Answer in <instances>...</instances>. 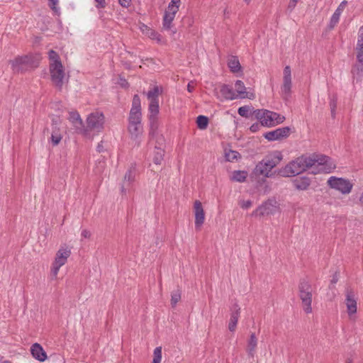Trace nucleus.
<instances>
[{"mask_svg": "<svg viewBox=\"0 0 363 363\" xmlns=\"http://www.w3.org/2000/svg\"><path fill=\"white\" fill-rule=\"evenodd\" d=\"M193 89H194V87H193V86H191L190 85V84H188V86H187V90H188L189 92H191V91H193Z\"/></svg>", "mask_w": 363, "mask_h": 363, "instance_id": "obj_56", "label": "nucleus"}, {"mask_svg": "<svg viewBox=\"0 0 363 363\" xmlns=\"http://www.w3.org/2000/svg\"><path fill=\"white\" fill-rule=\"evenodd\" d=\"M30 352L33 357L40 362H44L47 358L45 352L42 346L38 343H34L31 346Z\"/></svg>", "mask_w": 363, "mask_h": 363, "instance_id": "obj_21", "label": "nucleus"}, {"mask_svg": "<svg viewBox=\"0 0 363 363\" xmlns=\"http://www.w3.org/2000/svg\"><path fill=\"white\" fill-rule=\"evenodd\" d=\"M164 155V150L156 146L154 152L153 162L156 164H160L163 160Z\"/></svg>", "mask_w": 363, "mask_h": 363, "instance_id": "obj_31", "label": "nucleus"}, {"mask_svg": "<svg viewBox=\"0 0 363 363\" xmlns=\"http://www.w3.org/2000/svg\"><path fill=\"white\" fill-rule=\"evenodd\" d=\"M81 235L83 238H89L91 237V233L88 230L84 229L82 231Z\"/></svg>", "mask_w": 363, "mask_h": 363, "instance_id": "obj_46", "label": "nucleus"}, {"mask_svg": "<svg viewBox=\"0 0 363 363\" xmlns=\"http://www.w3.org/2000/svg\"><path fill=\"white\" fill-rule=\"evenodd\" d=\"M228 65L230 71L234 73L238 72L241 69L240 62L235 56H232L229 58Z\"/></svg>", "mask_w": 363, "mask_h": 363, "instance_id": "obj_28", "label": "nucleus"}, {"mask_svg": "<svg viewBox=\"0 0 363 363\" xmlns=\"http://www.w3.org/2000/svg\"><path fill=\"white\" fill-rule=\"evenodd\" d=\"M247 177V172L245 171H235L233 173L232 179L236 182H242Z\"/></svg>", "mask_w": 363, "mask_h": 363, "instance_id": "obj_33", "label": "nucleus"}, {"mask_svg": "<svg viewBox=\"0 0 363 363\" xmlns=\"http://www.w3.org/2000/svg\"><path fill=\"white\" fill-rule=\"evenodd\" d=\"M258 126L259 125L257 123L252 125L250 127V130L252 132L257 131Z\"/></svg>", "mask_w": 363, "mask_h": 363, "instance_id": "obj_52", "label": "nucleus"}, {"mask_svg": "<svg viewBox=\"0 0 363 363\" xmlns=\"http://www.w3.org/2000/svg\"><path fill=\"white\" fill-rule=\"evenodd\" d=\"M337 96L336 94L333 95L330 99V107L331 111V116L335 118V109L337 108Z\"/></svg>", "mask_w": 363, "mask_h": 363, "instance_id": "obj_35", "label": "nucleus"}, {"mask_svg": "<svg viewBox=\"0 0 363 363\" xmlns=\"http://www.w3.org/2000/svg\"><path fill=\"white\" fill-rule=\"evenodd\" d=\"M194 212L195 216V227L199 230L205 220V213L200 201H195L194 203Z\"/></svg>", "mask_w": 363, "mask_h": 363, "instance_id": "obj_16", "label": "nucleus"}, {"mask_svg": "<svg viewBox=\"0 0 363 363\" xmlns=\"http://www.w3.org/2000/svg\"><path fill=\"white\" fill-rule=\"evenodd\" d=\"M240 308L239 306L237 303L234 304L228 324V329L230 332H234L236 329L237 323L240 316Z\"/></svg>", "mask_w": 363, "mask_h": 363, "instance_id": "obj_20", "label": "nucleus"}, {"mask_svg": "<svg viewBox=\"0 0 363 363\" xmlns=\"http://www.w3.org/2000/svg\"><path fill=\"white\" fill-rule=\"evenodd\" d=\"M298 296L301 300L303 311L306 313L312 312V286L306 279H301L298 284Z\"/></svg>", "mask_w": 363, "mask_h": 363, "instance_id": "obj_6", "label": "nucleus"}, {"mask_svg": "<svg viewBox=\"0 0 363 363\" xmlns=\"http://www.w3.org/2000/svg\"><path fill=\"white\" fill-rule=\"evenodd\" d=\"M250 110V108L249 106H241L238 108V113L240 116H241L242 117L248 118Z\"/></svg>", "mask_w": 363, "mask_h": 363, "instance_id": "obj_39", "label": "nucleus"}, {"mask_svg": "<svg viewBox=\"0 0 363 363\" xmlns=\"http://www.w3.org/2000/svg\"><path fill=\"white\" fill-rule=\"evenodd\" d=\"M291 70L290 66L287 65L283 71V83L281 86V93L284 99L287 100L291 91Z\"/></svg>", "mask_w": 363, "mask_h": 363, "instance_id": "obj_13", "label": "nucleus"}, {"mask_svg": "<svg viewBox=\"0 0 363 363\" xmlns=\"http://www.w3.org/2000/svg\"><path fill=\"white\" fill-rule=\"evenodd\" d=\"M148 118H157L159 113V101H150Z\"/></svg>", "mask_w": 363, "mask_h": 363, "instance_id": "obj_30", "label": "nucleus"}, {"mask_svg": "<svg viewBox=\"0 0 363 363\" xmlns=\"http://www.w3.org/2000/svg\"><path fill=\"white\" fill-rule=\"evenodd\" d=\"M70 250L65 247H61L57 252L56 257L51 269V273L55 278L57 277L60 268L66 263L67 258L70 256Z\"/></svg>", "mask_w": 363, "mask_h": 363, "instance_id": "obj_11", "label": "nucleus"}, {"mask_svg": "<svg viewBox=\"0 0 363 363\" xmlns=\"http://www.w3.org/2000/svg\"><path fill=\"white\" fill-rule=\"evenodd\" d=\"M142 113L140 106V99L138 94L133 96L132 107L128 117V123H141Z\"/></svg>", "mask_w": 363, "mask_h": 363, "instance_id": "obj_12", "label": "nucleus"}, {"mask_svg": "<svg viewBox=\"0 0 363 363\" xmlns=\"http://www.w3.org/2000/svg\"><path fill=\"white\" fill-rule=\"evenodd\" d=\"M357 63L363 64V53H357Z\"/></svg>", "mask_w": 363, "mask_h": 363, "instance_id": "obj_49", "label": "nucleus"}, {"mask_svg": "<svg viewBox=\"0 0 363 363\" xmlns=\"http://www.w3.org/2000/svg\"><path fill=\"white\" fill-rule=\"evenodd\" d=\"M235 90L240 98H254L252 93L246 92L244 83L241 80H237L235 84Z\"/></svg>", "mask_w": 363, "mask_h": 363, "instance_id": "obj_25", "label": "nucleus"}, {"mask_svg": "<svg viewBox=\"0 0 363 363\" xmlns=\"http://www.w3.org/2000/svg\"><path fill=\"white\" fill-rule=\"evenodd\" d=\"M135 177V164H132L129 169L127 171L124 176L123 184L121 186V192L125 193L127 189L130 186V184L134 181Z\"/></svg>", "mask_w": 363, "mask_h": 363, "instance_id": "obj_18", "label": "nucleus"}, {"mask_svg": "<svg viewBox=\"0 0 363 363\" xmlns=\"http://www.w3.org/2000/svg\"><path fill=\"white\" fill-rule=\"evenodd\" d=\"M131 0H119L120 4L123 7H128Z\"/></svg>", "mask_w": 363, "mask_h": 363, "instance_id": "obj_48", "label": "nucleus"}, {"mask_svg": "<svg viewBox=\"0 0 363 363\" xmlns=\"http://www.w3.org/2000/svg\"><path fill=\"white\" fill-rule=\"evenodd\" d=\"M283 155L279 151H272L266 155L255 166L253 173L256 176L271 177V171L282 160Z\"/></svg>", "mask_w": 363, "mask_h": 363, "instance_id": "obj_2", "label": "nucleus"}, {"mask_svg": "<svg viewBox=\"0 0 363 363\" xmlns=\"http://www.w3.org/2000/svg\"><path fill=\"white\" fill-rule=\"evenodd\" d=\"M246 3L249 4L251 0H244Z\"/></svg>", "mask_w": 363, "mask_h": 363, "instance_id": "obj_59", "label": "nucleus"}, {"mask_svg": "<svg viewBox=\"0 0 363 363\" xmlns=\"http://www.w3.org/2000/svg\"><path fill=\"white\" fill-rule=\"evenodd\" d=\"M161 92L162 89L158 86H155L153 89L148 91L147 97L150 101H159L158 96Z\"/></svg>", "mask_w": 363, "mask_h": 363, "instance_id": "obj_29", "label": "nucleus"}, {"mask_svg": "<svg viewBox=\"0 0 363 363\" xmlns=\"http://www.w3.org/2000/svg\"><path fill=\"white\" fill-rule=\"evenodd\" d=\"M346 363H352V361H351V360H350V359H349V360H347V361L346 362Z\"/></svg>", "mask_w": 363, "mask_h": 363, "instance_id": "obj_61", "label": "nucleus"}, {"mask_svg": "<svg viewBox=\"0 0 363 363\" xmlns=\"http://www.w3.org/2000/svg\"><path fill=\"white\" fill-rule=\"evenodd\" d=\"M10 64L14 72H24L37 67L39 58L33 55L18 56L13 60H11Z\"/></svg>", "mask_w": 363, "mask_h": 363, "instance_id": "obj_3", "label": "nucleus"}, {"mask_svg": "<svg viewBox=\"0 0 363 363\" xmlns=\"http://www.w3.org/2000/svg\"><path fill=\"white\" fill-rule=\"evenodd\" d=\"M180 299H181V291L179 289L174 291L171 295L172 306L175 307V306L180 301Z\"/></svg>", "mask_w": 363, "mask_h": 363, "instance_id": "obj_36", "label": "nucleus"}, {"mask_svg": "<svg viewBox=\"0 0 363 363\" xmlns=\"http://www.w3.org/2000/svg\"><path fill=\"white\" fill-rule=\"evenodd\" d=\"M96 2V7L97 8H104L106 6L105 0H95Z\"/></svg>", "mask_w": 363, "mask_h": 363, "instance_id": "obj_47", "label": "nucleus"}, {"mask_svg": "<svg viewBox=\"0 0 363 363\" xmlns=\"http://www.w3.org/2000/svg\"><path fill=\"white\" fill-rule=\"evenodd\" d=\"M253 115L259 120L262 125L268 127L281 123L284 121L285 117L280 114L264 109L254 111Z\"/></svg>", "mask_w": 363, "mask_h": 363, "instance_id": "obj_4", "label": "nucleus"}, {"mask_svg": "<svg viewBox=\"0 0 363 363\" xmlns=\"http://www.w3.org/2000/svg\"><path fill=\"white\" fill-rule=\"evenodd\" d=\"M345 304L348 315L352 319V316L357 313V299L352 289H347L346 291Z\"/></svg>", "mask_w": 363, "mask_h": 363, "instance_id": "obj_15", "label": "nucleus"}, {"mask_svg": "<svg viewBox=\"0 0 363 363\" xmlns=\"http://www.w3.org/2000/svg\"><path fill=\"white\" fill-rule=\"evenodd\" d=\"M215 92H216L217 97L219 98V95H218V93L216 92V89H215Z\"/></svg>", "mask_w": 363, "mask_h": 363, "instance_id": "obj_60", "label": "nucleus"}, {"mask_svg": "<svg viewBox=\"0 0 363 363\" xmlns=\"http://www.w3.org/2000/svg\"><path fill=\"white\" fill-rule=\"evenodd\" d=\"M128 82L125 80H123V82L121 84L122 86H125Z\"/></svg>", "mask_w": 363, "mask_h": 363, "instance_id": "obj_58", "label": "nucleus"}, {"mask_svg": "<svg viewBox=\"0 0 363 363\" xmlns=\"http://www.w3.org/2000/svg\"><path fill=\"white\" fill-rule=\"evenodd\" d=\"M328 184L330 188L337 190L343 194L350 193L352 189V184L349 180L335 177H330L328 180Z\"/></svg>", "mask_w": 363, "mask_h": 363, "instance_id": "obj_10", "label": "nucleus"}, {"mask_svg": "<svg viewBox=\"0 0 363 363\" xmlns=\"http://www.w3.org/2000/svg\"><path fill=\"white\" fill-rule=\"evenodd\" d=\"M329 161L330 158L325 155L315 154L312 156L302 155L279 169V174L282 177H294L315 165L323 166V170H330L335 166L331 163L329 164Z\"/></svg>", "mask_w": 363, "mask_h": 363, "instance_id": "obj_1", "label": "nucleus"}, {"mask_svg": "<svg viewBox=\"0 0 363 363\" xmlns=\"http://www.w3.org/2000/svg\"><path fill=\"white\" fill-rule=\"evenodd\" d=\"M293 185L298 190H306L311 185V180L306 177H296L293 180Z\"/></svg>", "mask_w": 363, "mask_h": 363, "instance_id": "obj_23", "label": "nucleus"}, {"mask_svg": "<svg viewBox=\"0 0 363 363\" xmlns=\"http://www.w3.org/2000/svg\"><path fill=\"white\" fill-rule=\"evenodd\" d=\"M356 48H358L359 49L363 48V26H362L358 30Z\"/></svg>", "mask_w": 363, "mask_h": 363, "instance_id": "obj_38", "label": "nucleus"}, {"mask_svg": "<svg viewBox=\"0 0 363 363\" xmlns=\"http://www.w3.org/2000/svg\"><path fill=\"white\" fill-rule=\"evenodd\" d=\"M220 93L223 99L233 100L236 98L233 88L227 84H222L220 89Z\"/></svg>", "mask_w": 363, "mask_h": 363, "instance_id": "obj_24", "label": "nucleus"}, {"mask_svg": "<svg viewBox=\"0 0 363 363\" xmlns=\"http://www.w3.org/2000/svg\"><path fill=\"white\" fill-rule=\"evenodd\" d=\"M180 0H172L169 4L167 10L165 11L163 16L162 28L168 31L170 35H174L177 33L176 28H173L172 21L180 6Z\"/></svg>", "mask_w": 363, "mask_h": 363, "instance_id": "obj_5", "label": "nucleus"}, {"mask_svg": "<svg viewBox=\"0 0 363 363\" xmlns=\"http://www.w3.org/2000/svg\"><path fill=\"white\" fill-rule=\"evenodd\" d=\"M197 126L199 129L204 130L208 124V118L205 116H199L196 119Z\"/></svg>", "mask_w": 363, "mask_h": 363, "instance_id": "obj_34", "label": "nucleus"}, {"mask_svg": "<svg viewBox=\"0 0 363 363\" xmlns=\"http://www.w3.org/2000/svg\"><path fill=\"white\" fill-rule=\"evenodd\" d=\"M162 360V347H157L154 350L153 359L152 363H160Z\"/></svg>", "mask_w": 363, "mask_h": 363, "instance_id": "obj_37", "label": "nucleus"}, {"mask_svg": "<svg viewBox=\"0 0 363 363\" xmlns=\"http://www.w3.org/2000/svg\"><path fill=\"white\" fill-rule=\"evenodd\" d=\"M352 74L353 78V82L356 81V82H359L362 79V77L363 74V64L362 63H356L352 69Z\"/></svg>", "mask_w": 363, "mask_h": 363, "instance_id": "obj_27", "label": "nucleus"}, {"mask_svg": "<svg viewBox=\"0 0 363 363\" xmlns=\"http://www.w3.org/2000/svg\"><path fill=\"white\" fill-rule=\"evenodd\" d=\"M355 50L357 51V53H363V48H355Z\"/></svg>", "mask_w": 363, "mask_h": 363, "instance_id": "obj_57", "label": "nucleus"}, {"mask_svg": "<svg viewBox=\"0 0 363 363\" xmlns=\"http://www.w3.org/2000/svg\"><path fill=\"white\" fill-rule=\"evenodd\" d=\"M150 132L149 135L153 137L157 130V118H149Z\"/></svg>", "mask_w": 363, "mask_h": 363, "instance_id": "obj_32", "label": "nucleus"}, {"mask_svg": "<svg viewBox=\"0 0 363 363\" xmlns=\"http://www.w3.org/2000/svg\"><path fill=\"white\" fill-rule=\"evenodd\" d=\"M104 116L102 113H91L86 118V130L83 131L82 133L86 134L89 131L100 132L104 128Z\"/></svg>", "mask_w": 363, "mask_h": 363, "instance_id": "obj_7", "label": "nucleus"}, {"mask_svg": "<svg viewBox=\"0 0 363 363\" xmlns=\"http://www.w3.org/2000/svg\"><path fill=\"white\" fill-rule=\"evenodd\" d=\"M51 79L54 85L60 90H62L65 71L60 61L53 62L50 65Z\"/></svg>", "mask_w": 363, "mask_h": 363, "instance_id": "obj_8", "label": "nucleus"}, {"mask_svg": "<svg viewBox=\"0 0 363 363\" xmlns=\"http://www.w3.org/2000/svg\"><path fill=\"white\" fill-rule=\"evenodd\" d=\"M60 123V118H53L52 121V128L54 127V126H58L59 124Z\"/></svg>", "mask_w": 363, "mask_h": 363, "instance_id": "obj_50", "label": "nucleus"}, {"mask_svg": "<svg viewBox=\"0 0 363 363\" xmlns=\"http://www.w3.org/2000/svg\"><path fill=\"white\" fill-rule=\"evenodd\" d=\"M257 338L255 335V333H251L249 340L247 343L246 351L250 357L254 358L255 354L256 353V348L257 346Z\"/></svg>", "mask_w": 363, "mask_h": 363, "instance_id": "obj_22", "label": "nucleus"}, {"mask_svg": "<svg viewBox=\"0 0 363 363\" xmlns=\"http://www.w3.org/2000/svg\"><path fill=\"white\" fill-rule=\"evenodd\" d=\"M156 35H157V33H155V32L154 30H150L149 36H150L151 38H152V39L155 38Z\"/></svg>", "mask_w": 363, "mask_h": 363, "instance_id": "obj_53", "label": "nucleus"}, {"mask_svg": "<svg viewBox=\"0 0 363 363\" xmlns=\"http://www.w3.org/2000/svg\"><path fill=\"white\" fill-rule=\"evenodd\" d=\"M49 57L53 62L60 61L58 54L52 50L49 51Z\"/></svg>", "mask_w": 363, "mask_h": 363, "instance_id": "obj_43", "label": "nucleus"}, {"mask_svg": "<svg viewBox=\"0 0 363 363\" xmlns=\"http://www.w3.org/2000/svg\"><path fill=\"white\" fill-rule=\"evenodd\" d=\"M342 11L340 8H337V9L335 11L334 13L337 14L339 16H340Z\"/></svg>", "mask_w": 363, "mask_h": 363, "instance_id": "obj_55", "label": "nucleus"}, {"mask_svg": "<svg viewBox=\"0 0 363 363\" xmlns=\"http://www.w3.org/2000/svg\"><path fill=\"white\" fill-rule=\"evenodd\" d=\"M62 139V133L59 126H54L52 128V133L50 136V142L52 146H57L60 144Z\"/></svg>", "mask_w": 363, "mask_h": 363, "instance_id": "obj_26", "label": "nucleus"}, {"mask_svg": "<svg viewBox=\"0 0 363 363\" xmlns=\"http://www.w3.org/2000/svg\"><path fill=\"white\" fill-rule=\"evenodd\" d=\"M240 156V154L237 151H230L228 153H225V158L227 161L233 162L234 160H236L238 157Z\"/></svg>", "mask_w": 363, "mask_h": 363, "instance_id": "obj_40", "label": "nucleus"}, {"mask_svg": "<svg viewBox=\"0 0 363 363\" xmlns=\"http://www.w3.org/2000/svg\"><path fill=\"white\" fill-rule=\"evenodd\" d=\"M50 8L56 13H59V8L57 6L58 0H48Z\"/></svg>", "mask_w": 363, "mask_h": 363, "instance_id": "obj_41", "label": "nucleus"}, {"mask_svg": "<svg viewBox=\"0 0 363 363\" xmlns=\"http://www.w3.org/2000/svg\"><path fill=\"white\" fill-rule=\"evenodd\" d=\"M128 130L131 135V138L136 140L137 145L140 146V141L138 139L143 132L141 123H128Z\"/></svg>", "mask_w": 363, "mask_h": 363, "instance_id": "obj_17", "label": "nucleus"}, {"mask_svg": "<svg viewBox=\"0 0 363 363\" xmlns=\"http://www.w3.org/2000/svg\"><path fill=\"white\" fill-rule=\"evenodd\" d=\"M340 16L337 14L333 13L330 21L329 26L330 28H333L335 25L338 23Z\"/></svg>", "mask_w": 363, "mask_h": 363, "instance_id": "obj_42", "label": "nucleus"}, {"mask_svg": "<svg viewBox=\"0 0 363 363\" xmlns=\"http://www.w3.org/2000/svg\"><path fill=\"white\" fill-rule=\"evenodd\" d=\"M277 202L274 199H269L259 206L252 213V216L262 217L274 214L278 210Z\"/></svg>", "mask_w": 363, "mask_h": 363, "instance_id": "obj_9", "label": "nucleus"}, {"mask_svg": "<svg viewBox=\"0 0 363 363\" xmlns=\"http://www.w3.org/2000/svg\"><path fill=\"white\" fill-rule=\"evenodd\" d=\"M347 4V1H342L340 4L338 6L337 8H340L341 9V10L343 11L344 9L345 8L346 5Z\"/></svg>", "mask_w": 363, "mask_h": 363, "instance_id": "obj_51", "label": "nucleus"}, {"mask_svg": "<svg viewBox=\"0 0 363 363\" xmlns=\"http://www.w3.org/2000/svg\"><path fill=\"white\" fill-rule=\"evenodd\" d=\"M69 120L74 126L76 130L79 133H82L83 131L86 130L85 126L83 123V121L82 120L79 114L77 111H72L69 113Z\"/></svg>", "mask_w": 363, "mask_h": 363, "instance_id": "obj_19", "label": "nucleus"}, {"mask_svg": "<svg viewBox=\"0 0 363 363\" xmlns=\"http://www.w3.org/2000/svg\"><path fill=\"white\" fill-rule=\"evenodd\" d=\"M290 132L291 128L289 127H282L265 133L264 137L269 141H274L287 138L290 135Z\"/></svg>", "mask_w": 363, "mask_h": 363, "instance_id": "obj_14", "label": "nucleus"}, {"mask_svg": "<svg viewBox=\"0 0 363 363\" xmlns=\"http://www.w3.org/2000/svg\"><path fill=\"white\" fill-rule=\"evenodd\" d=\"M252 205V202L250 200L242 201V203H240V206L242 208H248L251 207Z\"/></svg>", "mask_w": 363, "mask_h": 363, "instance_id": "obj_45", "label": "nucleus"}, {"mask_svg": "<svg viewBox=\"0 0 363 363\" xmlns=\"http://www.w3.org/2000/svg\"><path fill=\"white\" fill-rule=\"evenodd\" d=\"M103 149H104V147H103V145H102V142L101 143H99L98 145H97V151L99 152H101L103 151Z\"/></svg>", "mask_w": 363, "mask_h": 363, "instance_id": "obj_54", "label": "nucleus"}, {"mask_svg": "<svg viewBox=\"0 0 363 363\" xmlns=\"http://www.w3.org/2000/svg\"><path fill=\"white\" fill-rule=\"evenodd\" d=\"M299 0H290L288 5V10L292 11L296 6L297 2Z\"/></svg>", "mask_w": 363, "mask_h": 363, "instance_id": "obj_44", "label": "nucleus"}]
</instances>
